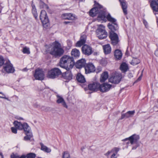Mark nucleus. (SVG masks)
Instances as JSON below:
<instances>
[{"mask_svg":"<svg viewBox=\"0 0 158 158\" xmlns=\"http://www.w3.org/2000/svg\"><path fill=\"white\" fill-rule=\"evenodd\" d=\"M4 70L8 73H12L15 71V69L13 65L9 61L6 62L3 65Z\"/></svg>","mask_w":158,"mask_h":158,"instance_id":"7","label":"nucleus"},{"mask_svg":"<svg viewBox=\"0 0 158 158\" xmlns=\"http://www.w3.org/2000/svg\"><path fill=\"white\" fill-rule=\"evenodd\" d=\"M17 119H20V120H23V118L21 117H19V118H18Z\"/></svg>","mask_w":158,"mask_h":158,"instance_id":"56","label":"nucleus"},{"mask_svg":"<svg viewBox=\"0 0 158 158\" xmlns=\"http://www.w3.org/2000/svg\"><path fill=\"white\" fill-rule=\"evenodd\" d=\"M114 55L117 59L120 60L122 58V54L120 50L119 49H116L114 52Z\"/></svg>","mask_w":158,"mask_h":158,"instance_id":"30","label":"nucleus"},{"mask_svg":"<svg viewBox=\"0 0 158 158\" xmlns=\"http://www.w3.org/2000/svg\"><path fill=\"white\" fill-rule=\"evenodd\" d=\"M155 54L156 56H158V50H156L155 51Z\"/></svg>","mask_w":158,"mask_h":158,"instance_id":"50","label":"nucleus"},{"mask_svg":"<svg viewBox=\"0 0 158 158\" xmlns=\"http://www.w3.org/2000/svg\"><path fill=\"white\" fill-rule=\"evenodd\" d=\"M45 53H49L55 57L60 56L64 53V50L61 48L60 44L57 41L52 44L45 46Z\"/></svg>","mask_w":158,"mask_h":158,"instance_id":"2","label":"nucleus"},{"mask_svg":"<svg viewBox=\"0 0 158 158\" xmlns=\"http://www.w3.org/2000/svg\"><path fill=\"white\" fill-rule=\"evenodd\" d=\"M67 45L69 48L71 47L72 45V42L70 40H68L67 41Z\"/></svg>","mask_w":158,"mask_h":158,"instance_id":"43","label":"nucleus"},{"mask_svg":"<svg viewBox=\"0 0 158 158\" xmlns=\"http://www.w3.org/2000/svg\"><path fill=\"white\" fill-rule=\"evenodd\" d=\"M141 77H142V75L141 76H140L138 78L137 81H139L141 79Z\"/></svg>","mask_w":158,"mask_h":158,"instance_id":"51","label":"nucleus"},{"mask_svg":"<svg viewBox=\"0 0 158 158\" xmlns=\"http://www.w3.org/2000/svg\"><path fill=\"white\" fill-rule=\"evenodd\" d=\"M109 36L111 39L112 44L113 45H115L118 43L119 42L118 38L116 33L113 32H110Z\"/></svg>","mask_w":158,"mask_h":158,"instance_id":"10","label":"nucleus"},{"mask_svg":"<svg viewBox=\"0 0 158 158\" xmlns=\"http://www.w3.org/2000/svg\"><path fill=\"white\" fill-rule=\"evenodd\" d=\"M100 34L98 32L96 33L97 37L100 39H103L106 38L107 35V32L106 31L101 32Z\"/></svg>","mask_w":158,"mask_h":158,"instance_id":"29","label":"nucleus"},{"mask_svg":"<svg viewBox=\"0 0 158 158\" xmlns=\"http://www.w3.org/2000/svg\"><path fill=\"white\" fill-rule=\"evenodd\" d=\"M86 61L85 59H81L78 60L75 64V66L77 69H81L85 66Z\"/></svg>","mask_w":158,"mask_h":158,"instance_id":"19","label":"nucleus"},{"mask_svg":"<svg viewBox=\"0 0 158 158\" xmlns=\"http://www.w3.org/2000/svg\"><path fill=\"white\" fill-rule=\"evenodd\" d=\"M18 158H26V156L24 155H22L20 157Z\"/></svg>","mask_w":158,"mask_h":158,"instance_id":"53","label":"nucleus"},{"mask_svg":"<svg viewBox=\"0 0 158 158\" xmlns=\"http://www.w3.org/2000/svg\"><path fill=\"white\" fill-rule=\"evenodd\" d=\"M69 69H67L66 71L62 74L63 78L68 81L71 80L72 78V74Z\"/></svg>","mask_w":158,"mask_h":158,"instance_id":"17","label":"nucleus"},{"mask_svg":"<svg viewBox=\"0 0 158 158\" xmlns=\"http://www.w3.org/2000/svg\"><path fill=\"white\" fill-rule=\"evenodd\" d=\"M109 28L111 31V32H114L118 29L117 24L115 22L109 23L108 25Z\"/></svg>","mask_w":158,"mask_h":158,"instance_id":"21","label":"nucleus"},{"mask_svg":"<svg viewBox=\"0 0 158 158\" xmlns=\"http://www.w3.org/2000/svg\"><path fill=\"white\" fill-rule=\"evenodd\" d=\"M24 132L26 134V136L24 137V140L26 141L30 140L31 138L33 136L30 127L29 131H27V132Z\"/></svg>","mask_w":158,"mask_h":158,"instance_id":"24","label":"nucleus"},{"mask_svg":"<svg viewBox=\"0 0 158 158\" xmlns=\"http://www.w3.org/2000/svg\"><path fill=\"white\" fill-rule=\"evenodd\" d=\"M139 136L138 135L134 134L129 138H126L125 139L123 140V141H125L127 140H129L131 144H133L135 143H137L139 139Z\"/></svg>","mask_w":158,"mask_h":158,"instance_id":"12","label":"nucleus"},{"mask_svg":"<svg viewBox=\"0 0 158 158\" xmlns=\"http://www.w3.org/2000/svg\"><path fill=\"white\" fill-rule=\"evenodd\" d=\"M82 53L85 55L89 56L93 52L92 48L89 46L85 44L82 48Z\"/></svg>","mask_w":158,"mask_h":158,"instance_id":"11","label":"nucleus"},{"mask_svg":"<svg viewBox=\"0 0 158 158\" xmlns=\"http://www.w3.org/2000/svg\"><path fill=\"white\" fill-rule=\"evenodd\" d=\"M128 118L132 117L135 113V110L129 111L127 112Z\"/></svg>","mask_w":158,"mask_h":158,"instance_id":"37","label":"nucleus"},{"mask_svg":"<svg viewBox=\"0 0 158 158\" xmlns=\"http://www.w3.org/2000/svg\"><path fill=\"white\" fill-rule=\"evenodd\" d=\"M2 157H3L2 155H1V154H0V158H2Z\"/></svg>","mask_w":158,"mask_h":158,"instance_id":"57","label":"nucleus"},{"mask_svg":"<svg viewBox=\"0 0 158 158\" xmlns=\"http://www.w3.org/2000/svg\"><path fill=\"white\" fill-rule=\"evenodd\" d=\"M120 68L122 72H125L128 69V66L127 64L125 63H123L121 64Z\"/></svg>","mask_w":158,"mask_h":158,"instance_id":"31","label":"nucleus"},{"mask_svg":"<svg viewBox=\"0 0 158 158\" xmlns=\"http://www.w3.org/2000/svg\"><path fill=\"white\" fill-rule=\"evenodd\" d=\"M56 97L57 98V100L56 101L57 103L58 104L61 103L64 107L67 108L68 106L63 98L61 96L58 95H57Z\"/></svg>","mask_w":158,"mask_h":158,"instance_id":"22","label":"nucleus"},{"mask_svg":"<svg viewBox=\"0 0 158 158\" xmlns=\"http://www.w3.org/2000/svg\"><path fill=\"white\" fill-rule=\"evenodd\" d=\"M86 36L84 34H82L81 36L80 40L76 44L77 47H80L85 43Z\"/></svg>","mask_w":158,"mask_h":158,"instance_id":"16","label":"nucleus"},{"mask_svg":"<svg viewBox=\"0 0 158 158\" xmlns=\"http://www.w3.org/2000/svg\"><path fill=\"white\" fill-rule=\"evenodd\" d=\"M64 23L65 24H67L70 23V22L69 21H65Z\"/></svg>","mask_w":158,"mask_h":158,"instance_id":"54","label":"nucleus"},{"mask_svg":"<svg viewBox=\"0 0 158 158\" xmlns=\"http://www.w3.org/2000/svg\"><path fill=\"white\" fill-rule=\"evenodd\" d=\"M34 76L36 80H43L44 77V72L42 69H38L35 70Z\"/></svg>","mask_w":158,"mask_h":158,"instance_id":"9","label":"nucleus"},{"mask_svg":"<svg viewBox=\"0 0 158 158\" xmlns=\"http://www.w3.org/2000/svg\"><path fill=\"white\" fill-rule=\"evenodd\" d=\"M71 54L73 56L77 58L80 56V52L78 50L74 48L72 50Z\"/></svg>","mask_w":158,"mask_h":158,"instance_id":"28","label":"nucleus"},{"mask_svg":"<svg viewBox=\"0 0 158 158\" xmlns=\"http://www.w3.org/2000/svg\"><path fill=\"white\" fill-rule=\"evenodd\" d=\"M150 6L154 13L158 12V0H152L150 3Z\"/></svg>","mask_w":158,"mask_h":158,"instance_id":"18","label":"nucleus"},{"mask_svg":"<svg viewBox=\"0 0 158 158\" xmlns=\"http://www.w3.org/2000/svg\"><path fill=\"white\" fill-rule=\"evenodd\" d=\"M14 124L15 127L19 130L23 129L24 131L26 132L29 131L30 127L26 123H24L22 124L21 123L15 121L14 122Z\"/></svg>","mask_w":158,"mask_h":158,"instance_id":"5","label":"nucleus"},{"mask_svg":"<svg viewBox=\"0 0 158 158\" xmlns=\"http://www.w3.org/2000/svg\"><path fill=\"white\" fill-rule=\"evenodd\" d=\"M62 72L58 68H54L49 71L47 75L48 77L54 79L57 77L61 74Z\"/></svg>","mask_w":158,"mask_h":158,"instance_id":"4","label":"nucleus"},{"mask_svg":"<svg viewBox=\"0 0 158 158\" xmlns=\"http://www.w3.org/2000/svg\"><path fill=\"white\" fill-rule=\"evenodd\" d=\"M35 154L33 153H29L27 155V158H35Z\"/></svg>","mask_w":158,"mask_h":158,"instance_id":"39","label":"nucleus"},{"mask_svg":"<svg viewBox=\"0 0 158 158\" xmlns=\"http://www.w3.org/2000/svg\"><path fill=\"white\" fill-rule=\"evenodd\" d=\"M112 152V151H111V150L109 151L106 153L104 155L106 156L107 157H108L110 154V153H111Z\"/></svg>","mask_w":158,"mask_h":158,"instance_id":"45","label":"nucleus"},{"mask_svg":"<svg viewBox=\"0 0 158 158\" xmlns=\"http://www.w3.org/2000/svg\"><path fill=\"white\" fill-rule=\"evenodd\" d=\"M122 78L121 74L116 73L113 74L109 79V81L114 84H118Z\"/></svg>","mask_w":158,"mask_h":158,"instance_id":"6","label":"nucleus"},{"mask_svg":"<svg viewBox=\"0 0 158 158\" xmlns=\"http://www.w3.org/2000/svg\"><path fill=\"white\" fill-rule=\"evenodd\" d=\"M121 5L123 12L125 15L127 14V5L126 2L124 0H119Z\"/></svg>","mask_w":158,"mask_h":158,"instance_id":"23","label":"nucleus"},{"mask_svg":"<svg viewBox=\"0 0 158 158\" xmlns=\"http://www.w3.org/2000/svg\"><path fill=\"white\" fill-rule=\"evenodd\" d=\"M140 60L137 58H133L131 62V64L133 65L137 64L139 63Z\"/></svg>","mask_w":158,"mask_h":158,"instance_id":"35","label":"nucleus"},{"mask_svg":"<svg viewBox=\"0 0 158 158\" xmlns=\"http://www.w3.org/2000/svg\"><path fill=\"white\" fill-rule=\"evenodd\" d=\"M41 149L47 152H49L51 151V150L50 148L44 145L43 144H41Z\"/></svg>","mask_w":158,"mask_h":158,"instance_id":"34","label":"nucleus"},{"mask_svg":"<svg viewBox=\"0 0 158 158\" xmlns=\"http://www.w3.org/2000/svg\"><path fill=\"white\" fill-rule=\"evenodd\" d=\"M18 157L15 155H13L11 156V158H18Z\"/></svg>","mask_w":158,"mask_h":158,"instance_id":"49","label":"nucleus"},{"mask_svg":"<svg viewBox=\"0 0 158 158\" xmlns=\"http://www.w3.org/2000/svg\"><path fill=\"white\" fill-rule=\"evenodd\" d=\"M116 154L113 153L110 156L111 158H117V157L116 156Z\"/></svg>","mask_w":158,"mask_h":158,"instance_id":"48","label":"nucleus"},{"mask_svg":"<svg viewBox=\"0 0 158 158\" xmlns=\"http://www.w3.org/2000/svg\"><path fill=\"white\" fill-rule=\"evenodd\" d=\"M125 118H128L127 113H126L125 114H122L121 116L120 119H122Z\"/></svg>","mask_w":158,"mask_h":158,"instance_id":"41","label":"nucleus"},{"mask_svg":"<svg viewBox=\"0 0 158 158\" xmlns=\"http://www.w3.org/2000/svg\"><path fill=\"white\" fill-rule=\"evenodd\" d=\"M31 6L32 7V12L34 17L36 19L37 18V14L36 11V10L34 4H33V2H32Z\"/></svg>","mask_w":158,"mask_h":158,"instance_id":"32","label":"nucleus"},{"mask_svg":"<svg viewBox=\"0 0 158 158\" xmlns=\"http://www.w3.org/2000/svg\"><path fill=\"white\" fill-rule=\"evenodd\" d=\"M5 95L2 94V92H0V98H4L7 99L5 97Z\"/></svg>","mask_w":158,"mask_h":158,"instance_id":"46","label":"nucleus"},{"mask_svg":"<svg viewBox=\"0 0 158 158\" xmlns=\"http://www.w3.org/2000/svg\"><path fill=\"white\" fill-rule=\"evenodd\" d=\"M11 130L12 132L15 134H16L17 133V128L14 127H12Z\"/></svg>","mask_w":158,"mask_h":158,"instance_id":"44","label":"nucleus"},{"mask_svg":"<svg viewBox=\"0 0 158 158\" xmlns=\"http://www.w3.org/2000/svg\"><path fill=\"white\" fill-rule=\"evenodd\" d=\"M138 146H136V147H133L132 148V150H135V149L136 148H137Z\"/></svg>","mask_w":158,"mask_h":158,"instance_id":"55","label":"nucleus"},{"mask_svg":"<svg viewBox=\"0 0 158 158\" xmlns=\"http://www.w3.org/2000/svg\"><path fill=\"white\" fill-rule=\"evenodd\" d=\"M60 64L61 67L67 70L73 68L74 65V62L73 57L64 55L61 58Z\"/></svg>","mask_w":158,"mask_h":158,"instance_id":"3","label":"nucleus"},{"mask_svg":"<svg viewBox=\"0 0 158 158\" xmlns=\"http://www.w3.org/2000/svg\"><path fill=\"white\" fill-rule=\"evenodd\" d=\"M85 73L88 74L94 72L95 70V67L92 63H89L85 66Z\"/></svg>","mask_w":158,"mask_h":158,"instance_id":"15","label":"nucleus"},{"mask_svg":"<svg viewBox=\"0 0 158 158\" xmlns=\"http://www.w3.org/2000/svg\"><path fill=\"white\" fill-rule=\"evenodd\" d=\"M22 52L24 53L27 54H29L30 53L29 48L26 47L23 48Z\"/></svg>","mask_w":158,"mask_h":158,"instance_id":"38","label":"nucleus"},{"mask_svg":"<svg viewBox=\"0 0 158 158\" xmlns=\"http://www.w3.org/2000/svg\"><path fill=\"white\" fill-rule=\"evenodd\" d=\"M143 24L145 25V27H148V23L144 19H143Z\"/></svg>","mask_w":158,"mask_h":158,"instance_id":"47","label":"nucleus"},{"mask_svg":"<svg viewBox=\"0 0 158 158\" xmlns=\"http://www.w3.org/2000/svg\"><path fill=\"white\" fill-rule=\"evenodd\" d=\"M94 7L91 9L89 12L91 16L94 17L98 14L97 20L99 21L102 20L106 22L107 19L111 23L116 22V20L112 17L109 14L106 17L105 12L103 10V6L95 1H94Z\"/></svg>","mask_w":158,"mask_h":158,"instance_id":"1","label":"nucleus"},{"mask_svg":"<svg viewBox=\"0 0 158 158\" xmlns=\"http://www.w3.org/2000/svg\"><path fill=\"white\" fill-rule=\"evenodd\" d=\"M103 48L105 54H108L110 53L111 52V48L109 44L103 45Z\"/></svg>","mask_w":158,"mask_h":158,"instance_id":"26","label":"nucleus"},{"mask_svg":"<svg viewBox=\"0 0 158 158\" xmlns=\"http://www.w3.org/2000/svg\"><path fill=\"white\" fill-rule=\"evenodd\" d=\"M112 85L107 83H104L101 84L100 83L99 90L102 93H105L109 91L111 88Z\"/></svg>","mask_w":158,"mask_h":158,"instance_id":"8","label":"nucleus"},{"mask_svg":"<svg viewBox=\"0 0 158 158\" xmlns=\"http://www.w3.org/2000/svg\"><path fill=\"white\" fill-rule=\"evenodd\" d=\"M76 78L77 81L81 83H84L85 82L84 77L80 73L77 74Z\"/></svg>","mask_w":158,"mask_h":158,"instance_id":"27","label":"nucleus"},{"mask_svg":"<svg viewBox=\"0 0 158 158\" xmlns=\"http://www.w3.org/2000/svg\"><path fill=\"white\" fill-rule=\"evenodd\" d=\"M4 60L3 57L0 56V67L2 66L4 63Z\"/></svg>","mask_w":158,"mask_h":158,"instance_id":"42","label":"nucleus"},{"mask_svg":"<svg viewBox=\"0 0 158 158\" xmlns=\"http://www.w3.org/2000/svg\"><path fill=\"white\" fill-rule=\"evenodd\" d=\"M120 149V148H119L114 147L111 150V151H112V152L117 154L118 152L119 151Z\"/></svg>","mask_w":158,"mask_h":158,"instance_id":"40","label":"nucleus"},{"mask_svg":"<svg viewBox=\"0 0 158 158\" xmlns=\"http://www.w3.org/2000/svg\"><path fill=\"white\" fill-rule=\"evenodd\" d=\"M62 158H70V155L68 152L65 151L62 153Z\"/></svg>","mask_w":158,"mask_h":158,"instance_id":"36","label":"nucleus"},{"mask_svg":"<svg viewBox=\"0 0 158 158\" xmlns=\"http://www.w3.org/2000/svg\"><path fill=\"white\" fill-rule=\"evenodd\" d=\"M100 83L98 82H93L88 85L89 89L92 91H97L99 90Z\"/></svg>","mask_w":158,"mask_h":158,"instance_id":"13","label":"nucleus"},{"mask_svg":"<svg viewBox=\"0 0 158 158\" xmlns=\"http://www.w3.org/2000/svg\"><path fill=\"white\" fill-rule=\"evenodd\" d=\"M108 77V74L107 72H104L101 75L100 78V81L101 82H104Z\"/></svg>","mask_w":158,"mask_h":158,"instance_id":"25","label":"nucleus"},{"mask_svg":"<svg viewBox=\"0 0 158 158\" xmlns=\"http://www.w3.org/2000/svg\"><path fill=\"white\" fill-rule=\"evenodd\" d=\"M46 15V12L45 10H41L40 15V19L43 24H46L48 22V18Z\"/></svg>","mask_w":158,"mask_h":158,"instance_id":"14","label":"nucleus"},{"mask_svg":"<svg viewBox=\"0 0 158 158\" xmlns=\"http://www.w3.org/2000/svg\"><path fill=\"white\" fill-rule=\"evenodd\" d=\"M62 16L63 19L69 20H74L76 18L74 15L70 13L64 14L62 15Z\"/></svg>","mask_w":158,"mask_h":158,"instance_id":"20","label":"nucleus"},{"mask_svg":"<svg viewBox=\"0 0 158 158\" xmlns=\"http://www.w3.org/2000/svg\"><path fill=\"white\" fill-rule=\"evenodd\" d=\"M27 70V68H25L23 69L22 70L23 71H26Z\"/></svg>","mask_w":158,"mask_h":158,"instance_id":"52","label":"nucleus"},{"mask_svg":"<svg viewBox=\"0 0 158 158\" xmlns=\"http://www.w3.org/2000/svg\"><path fill=\"white\" fill-rule=\"evenodd\" d=\"M106 31L105 30V27L102 24L98 25V29L96 30V33L98 32L100 34L101 32Z\"/></svg>","mask_w":158,"mask_h":158,"instance_id":"33","label":"nucleus"}]
</instances>
